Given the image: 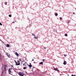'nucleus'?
Wrapping results in <instances>:
<instances>
[{
	"label": "nucleus",
	"instance_id": "nucleus-1",
	"mask_svg": "<svg viewBox=\"0 0 76 76\" xmlns=\"http://www.w3.org/2000/svg\"><path fill=\"white\" fill-rule=\"evenodd\" d=\"M19 75L21 76H24L25 75V74H23V72H19Z\"/></svg>",
	"mask_w": 76,
	"mask_h": 76
},
{
	"label": "nucleus",
	"instance_id": "nucleus-2",
	"mask_svg": "<svg viewBox=\"0 0 76 76\" xmlns=\"http://www.w3.org/2000/svg\"><path fill=\"white\" fill-rule=\"evenodd\" d=\"M10 70H12V69L9 68L8 69V73L9 74H10V73H11V72H12V71H11Z\"/></svg>",
	"mask_w": 76,
	"mask_h": 76
},
{
	"label": "nucleus",
	"instance_id": "nucleus-3",
	"mask_svg": "<svg viewBox=\"0 0 76 76\" xmlns=\"http://www.w3.org/2000/svg\"><path fill=\"white\" fill-rule=\"evenodd\" d=\"M6 66H7L6 65V64L4 65V71H6Z\"/></svg>",
	"mask_w": 76,
	"mask_h": 76
},
{
	"label": "nucleus",
	"instance_id": "nucleus-4",
	"mask_svg": "<svg viewBox=\"0 0 76 76\" xmlns=\"http://www.w3.org/2000/svg\"><path fill=\"white\" fill-rule=\"evenodd\" d=\"M28 66L29 67H32V65H31V63H30V65H28Z\"/></svg>",
	"mask_w": 76,
	"mask_h": 76
},
{
	"label": "nucleus",
	"instance_id": "nucleus-5",
	"mask_svg": "<svg viewBox=\"0 0 76 76\" xmlns=\"http://www.w3.org/2000/svg\"><path fill=\"white\" fill-rule=\"evenodd\" d=\"M1 57H2V56L1 53H0V61L1 60Z\"/></svg>",
	"mask_w": 76,
	"mask_h": 76
},
{
	"label": "nucleus",
	"instance_id": "nucleus-6",
	"mask_svg": "<svg viewBox=\"0 0 76 76\" xmlns=\"http://www.w3.org/2000/svg\"><path fill=\"white\" fill-rule=\"evenodd\" d=\"M15 55H16V56H19V54H18V53H17V52H15Z\"/></svg>",
	"mask_w": 76,
	"mask_h": 76
},
{
	"label": "nucleus",
	"instance_id": "nucleus-7",
	"mask_svg": "<svg viewBox=\"0 0 76 76\" xmlns=\"http://www.w3.org/2000/svg\"><path fill=\"white\" fill-rule=\"evenodd\" d=\"M63 64L64 65H66L67 64V62L65 61H64Z\"/></svg>",
	"mask_w": 76,
	"mask_h": 76
},
{
	"label": "nucleus",
	"instance_id": "nucleus-8",
	"mask_svg": "<svg viewBox=\"0 0 76 76\" xmlns=\"http://www.w3.org/2000/svg\"><path fill=\"white\" fill-rule=\"evenodd\" d=\"M15 65L16 66H19V65H20V63H16L15 64Z\"/></svg>",
	"mask_w": 76,
	"mask_h": 76
},
{
	"label": "nucleus",
	"instance_id": "nucleus-9",
	"mask_svg": "<svg viewBox=\"0 0 76 76\" xmlns=\"http://www.w3.org/2000/svg\"><path fill=\"white\" fill-rule=\"evenodd\" d=\"M26 64V62H25V63L23 64V66H26V64Z\"/></svg>",
	"mask_w": 76,
	"mask_h": 76
},
{
	"label": "nucleus",
	"instance_id": "nucleus-10",
	"mask_svg": "<svg viewBox=\"0 0 76 76\" xmlns=\"http://www.w3.org/2000/svg\"><path fill=\"white\" fill-rule=\"evenodd\" d=\"M10 47V45L9 44H7L6 47Z\"/></svg>",
	"mask_w": 76,
	"mask_h": 76
},
{
	"label": "nucleus",
	"instance_id": "nucleus-11",
	"mask_svg": "<svg viewBox=\"0 0 76 76\" xmlns=\"http://www.w3.org/2000/svg\"><path fill=\"white\" fill-rule=\"evenodd\" d=\"M40 64H41L42 65H43V62H42L39 63Z\"/></svg>",
	"mask_w": 76,
	"mask_h": 76
},
{
	"label": "nucleus",
	"instance_id": "nucleus-12",
	"mask_svg": "<svg viewBox=\"0 0 76 76\" xmlns=\"http://www.w3.org/2000/svg\"><path fill=\"white\" fill-rule=\"evenodd\" d=\"M57 69V68H54V69L55 70H56V71H57V69Z\"/></svg>",
	"mask_w": 76,
	"mask_h": 76
},
{
	"label": "nucleus",
	"instance_id": "nucleus-13",
	"mask_svg": "<svg viewBox=\"0 0 76 76\" xmlns=\"http://www.w3.org/2000/svg\"><path fill=\"white\" fill-rule=\"evenodd\" d=\"M34 38H36V39H38V37H36V36H35H35L34 37Z\"/></svg>",
	"mask_w": 76,
	"mask_h": 76
},
{
	"label": "nucleus",
	"instance_id": "nucleus-14",
	"mask_svg": "<svg viewBox=\"0 0 76 76\" xmlns=\"http://www.w3.org/2000/svg\"><path fill=\"white\" fill-rule=\"evenodd\" d=\"M26 68H27L26 67H24L23 68V69H24V70H25V69H26Z\"/></svg>",
	"mask_w": 76,
	"mask_h": 76
},
{
	"label": "nucleus",
	"instance_id": "nucleus-15",
	"mask_svg": "<svg viewBox=\"0 0 76 76\" xmlns=\"http://www.w3.org/2000/svg\"><path fill=\"white\" fill-rule=\"evenodd\" d=\"M55 16H58V14H57V13H56L55 14Z\"/></svg>",
	"mask_w": 76,
	"mask_h": 76
},
{
	"label": "nucleus",
	"instance_id": "nucleus-16",
	"mask_svg": "<svg viewBox=\"0 0 76 76\" xmlns=\"http://www.w3.org/2000/svg\"><path fill=\"white\" fill-rule=\"evenodd\" d=\"M65 37H67V34H65Z\"/></svg>",
	"mask_w": 76,
	"mask_h": 76
},
{
	"label": "nucleus",
	"instance_id": "nucleus-17",
	"mask_svg": "<svg viewBox=\"0 0 76 76\" xmlns=\"http://www.w3.org/2000/svg\"><path fill=\"white\" fill-rule=\"evenodd\" d=\"M6 55H7V56H10V55H9V53H7Z\"/></svg>",
	"mask_w": 76,
	"mask_h": 76
},
{
	"label": "nucleus",
	"instance_id": "nucleus-18",
	"mask_svg": "<svg viewBox=\"0 0 76 76\" xmlns=\"http://www.w3.org/2000/svg\"><path fill=\"white\" fill-rule=\"evenodd\" d=\"M9 17H12V15H9Z\"/></svg>",
	"mask_w": 76,
	"mask_h": 76
},
{
	"label": "nucleus",
	"instance_id": "nucleus-19",
	"mask_svg": "<svg viewBox=\"0 0 76 76\" xmlns=\"http://www.w3.org/2000/svg\"><path fill=\"white\" fill-rule=\"evenodd\" d=\"M59 19H60L61 20H62V18H61V17H60V18H59Z\"/></svg>",
	"mask_w": 76,
	"mask_h": 76
},
{
	"label": "nucleus",
	"instance_id": "nucleus-20",
	"mask_svg": "<svg viewBox=\"0 0 76 76\" xmlns=\"http://www.w3.org/2000/svg\"><path fill=\"white\" fill-rule=\"evenodd\" d=\"M17 63H20V61H19L18 60V61H17Z\"/></svg>",
	"mask_w": 76,
	"mask_h": 76
},
{
	"label": "nucleus",
	"instance_id": "nucleus-21",
	"mask_svg": "<svg viewBox=\"0 0 76 76\" xmlns=\"http://www.w3.org/2000/svg\"><path fill=\"white\" fill-rule=\"evenodd\" d=\"M0 25H1V26H2V25H3L2 24H1V23L0 22Z\"/></svg>",
	"mask_w": 76,
	"mask_h": 76
},
{
	"label": "nucleus",
	"instance_id": "nucleus-22",
	"mask_svg": "<svg viewBox=\"0 0 76 76\" xmlns=\"http://www.w3.org/2000/svg\"><path fill=\"white\" fill-rule=\"evenodd\" d=\"M4 4L5 5H6L7 4V2H5Z\"/></svg>",
	"mask_w": 76,
	"mask_h": 76
},
{
	"label": "nucleus",
	"instance_id": "nucleus-23",
	"mask_svg": "<svg viewBox=\"0 0 76 76\" xmlns=\"http://www.w3.org/2000/svg\"><path fill=\"white\" fill-rule=\"evenodd\" d=\"M71 76H76V75H73V74H72V75H71Z\"/></svg>",
	"mask_w": 76,
	"mask_h": 76
},
{
	"label": "nucleus",
	"instance_id": "nucleus-24",
	"mask_svg": "<svg viewBox=\"0 0 76 76\" xmlns=\"http://www.w3.org/2000/svg\"><path fill=\"white\" fill-rule=\"evenodd\" d=\"M42 61H45V59H43L42 60Z\"/></svg>",
	"mask_w": 76,
	"mask_h": 76
},
{
	"label": "nucleus",
	"instance_id": "nucleus-25",
	"mask_svg": "<svg viewBox=\"0 0 76 76\" xmlns=\"http://www.w3.org/2000/svg\"><path fill=\"white\" fill-rule=\"evenodd\" d=\"M2 73H3V72H4V71H3V69H2Z\"/></svg>",
	"mask_w": 76,
	"mask_h": 76
},
{
	"label": "nucleus",
	"instance_id": "nucleus-26",
	"mask_svg": "<svg viewBox=\"0 0 76 76\" xmlns=\"http://www.w3.org/2000/svg\"><path fill=\"white\" fill-rule=\"evenodd\" d=\"M32 35L33 36H34V35L35 36V34H32Z\"/></svg>",
	"mask_w": 76,
	"mask_h": 76
},
{
	"label": "nucleus",
	"instance_id": "nucleus-27",
	"mask_svg": "<svg viewBox=\"0 0 76 76\" xmlns=\"http://www.w3.org/2000/svg\"><path fill=\"white\" fill-rule=\"evenodd\" d=\"M69 21H67V23H69Z\"/></svg>",
	"mask_w": 76,
	"mask_h": 76
},
{
	"label": "nucleus",
	"instance_id": "nucleus-28",
	"mask_svg": "<svg viewBox=\"0 0 76 76\" xmlns=\"http://www.w3.org/2000/svg\"><path fill=\"white\" fill-rule=\"evenodd\" d=\"M10 55H8L7 56L8 57H9V58H10V56H9Z\"/></svg>",
	"mask_w": 76,
	"mask_h": 76
},
{
	"label": "nucleus",
	"instance_id": "nucleus-29",
	"mask_svg": "<svg viewBox=\"0 0 76 76\" xmlns=\"http://www.w3.org/2000/svg\"><path fill=\"white\" fill-rule=\"evenodd\" d=\"M19 60H20V61H21V60H22V59H19Z\"/></svg>",
	"mask_w": 76,
	"mask_h": 76
},
{
	"label": "nucleus",
	"instance_id": "nucleus-30",
	"mask_svg": "<svg viewBox=\"0 0 76 76\" xmlns=\"http://www.w3.org/2000/svg\"><path fill=\"white\" fill-rule=\"evenodd\" d=\"M57 70V72H59V70H58V69Z\"/></svg>",
	"mask_w": 76,
	"mask_h": 76
},
{
	"label": "nucleus",
	"instance_id": "nucleus-31",
	"mask_svg": "<svg viewBox=\"0 0 76 76\" xmlns=\"http://www.w3.org/2000/svg\"><path fill=\"white\" fill-rule=\"evenodd\" d=\"M44 49H46V48H45V47H44Z\"/></svg>",
	"mask_w": 76,
	"mask_h": 76
},
{
	"label": "nucleus",
	"instance_id": "nucleus-32",
	"mask_svg": "<svg viewBox=\"0 0 76 76\" xmlns=\"http://www.w3.org/2000/svg\"><path fill=\"white\" fill-rule=\"evenodd\" d=\"M66 55H65L64 56L65 57H66Z\"/></svg>",
	"mask_w": 76,
	"mask_h": 76
},
{
	"label": "nucleus",
	"instance_id": "nucleus-33",
	"mask_svg": "<svg viewBox=\"0 0 76 76\" xmlns=\"http://www.w3.org/2000/svg\"><path fill=\"white\" fill-rule=\"evenodd\" d=\"M3 73H2V74H1V76H3Z\"/></svg>",
	"mask_w": 76,
	"mask_h": 76
},
{
	"label": "nucleus",
	"instance_id": "nucleus-34",
	"mask_svg": "<svg viewBox=\"0 0 76 76\" xmlns=\"http://www.w3.org/2000/svg\"><path fill=\"white\" fill-rule=\"evenodd\" d=\"M73 14H75V13H74V12H73Z\"/></svg>",
	"mask_w": 76,
	"mask_h": 76
},
{
	"label": "nucleus",
	"instance_id": "nucleus-35",
	"mask_svg": "<svg viewBox=\"0 0 76 76\" xmlns=\"http://www.w3.org/2000/svg\"><path fill=\"white\" fill-rule=\"evenodd\" d=\"M32 61H34V60L32 59Z\"/></svg>",
	"mask_w": 76,
	"mask_h": 76
},
{
	"label": "nucleus",
	"instance_id": "nucleus-36",
	"mask_svg": "<svg viewBox=\"0 0 76 76\" xmlns=\"http://www.w3.org/2000/svg\"><path fill=\"white\" fill-rule=\"evenodd\" d=\"M2 66L3 67L4 66H3V64H2Z\"/></svg>",
	"mask_w": 76,
	"mask_h": 76
},
{
	"label": "nucleus",
	"instance_id": "nucleus-37",
	"mask_svg": "<svg viewBox=\"0 0 76 76\" xmlns=\"http://www.w3.org/2000/svg\"><path fill=\"white\" fill-rule=\"evenodd\" d=\"M12 23H15V22H12Z\"/></svg>",
	"mask_w": 76,
	"mask_h": 76
},
{
	"label": "nucleus",
	"instance_id": "nucleus-38",
	"mask_svg": "<svg viewBox=\"0 0 76 76\" xmlns=\"http://www.w3.org/2000/svg\"><path fill=\"white\" fill-rule=\"evenodd\" d=\"M15 63H16H16H17V62H16V61L15 62Z\"/></svg>",
	"mask_w": 76,
	"mask_h": 76
},
{
	"label": "nucleus",
	"instance_id": "nucleus-39",
	"mask_svg": "<svg viewBox=\"0 0 76 76\" xmlns=\"http://www.w3.org/2000/svg\"><path fill=\"white\" fill-rule=\"evenodd\" d=\"M14 61H15V62H16V61H15V60Z\"/></svg>",
	"mask_w": 76,
	"mask_h": 76
},
{
	"label": "nucleus",
	"instance_id": "nucleus-40",
	"mask_svg": "<svg viewBox=\"0 0 76 76\" xmlns=\"http://www.w3.org/2000/svg\"><path fill=\"white\" fill-rule=\"evenodd\" d=\"M10 75H13L12 74H10Z\"/></svg>",
	"mask_w": 76,
	"mask_h": 76
},
{
	"label": "nucleus",
	"instance_id": "nucleus-41",
	"mask_svg": "<svg viewBox=\"0 0 76 76\" xmlns=\"http://www.w3.org/2000/svg\"><path fill=\"white\" fill-rule=\"evenodd\" d=\"M34 68V67H33V69Z\"/></svg>",
	"mask_w": 76,
	"mask_h": 76
},
{
	"label": "nucleus",
	"instance_id": "nucleus-42",
	"mask_svg": "<svg viewBox=\"0 0 76 76\" xmlns=\"http://www.w3.org/2000/svg\"><path fill=\"white\" fill-rule=\"evenodd\" d=\"M21 64H22V63H21Z\"/></svg>",
	"mask_w": 76,
	"mask_h": 76
}]
</instances>
